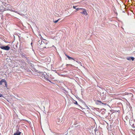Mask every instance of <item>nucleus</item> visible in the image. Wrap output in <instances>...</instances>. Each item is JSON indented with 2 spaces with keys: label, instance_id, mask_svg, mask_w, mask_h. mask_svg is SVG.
I'll return each mask as SVG.
<instances>
[{
  "label": "nucleus",
  "instance_id": "obj_1",
  "mask_svg": "<svg viewBox=\"0 0 135 135\" xmlns=\"http://www.w3.org/2000/svg\"><path fill=\"white\" fill-rule=\"evenodd\" d=\"M47 44V41L45 40H44L41 41L40 46L41 48H46V45Z\"/></svg>",
  "mask_w": 135,
  "mask_h": 135
},
{
  "label": "nucleus",
  "instance_id": "obj_2",
  "mask_svg": "<svg viewBox=\"0 0 135 135\" xmlns=\"http://www.w3.org/2000/svg\"><path fill=\"white\" fill-rule=\"evenodd\" d=\"M0 48L2 49L6 50H8L10 48V47L8 46H0Z\"/></svg>",
  "mask_w": 135,
  "mask_h": 135
},
{
  "label": "nucleus",
  "instance_id": "obj_3",
  "mask_svg": "<svg viewBox=\"0 0 135 135\" xmlns=\"http://www.w3.org/2000/svg\"><path fill=\"white\" fill-rule=\"evenodd\" d=\"M129 123L132 127H135V121L134 120H129Z\"/></svg>",
  "mask_w": 135,
  "mask_h": 135
},
{
  "label": "nucleus",
  "instance_id": "obj_4",
  "mask_svg": "<svg viewBox=\"0 0 135 135\" xmlns=\"http://www.w3.org/2000/svg\"><path fill=\"white\" fill-rule=\"evenodd\" d=\"M21 63V66L22 68H24L26 67L27 64L24 61L22 60Z\"/></svg>",
  "mask_w": 135,
  "mask_h": 135
},
{
  "label": "nucleus",
  "instance_id": "obj_5",
  "mask_svg": "<svg viewBox=\"0 0 135 135\" xmlns=\"http://www.w3.org/2000/svg\"><path fill=\"white\" fill-rule=\"evenodd\" d=\"M82 10H83V11L80 12L82 14L86 16L88 15V13L87 12L85 9L83 8V9Z\"/></svg>",
  "mask_w": 135,
  "mask_h": 135
},
{
  "label": "nucleus",
  "instance_id": "obj_6",
  "mask_svg": "<svg viewBox=\"0 0 135 135\" xmlns=\"http://www.w3.org/2000/svg\"><path fill=\"white\" fill-rule=\"evenodd\" d=\"M128 60H131V59L132 60V61H133L134 60V58L133 57H128L126 58Z\"/></svg>",
  "mask_w": 135,
  "mask_h": 135
},
{
  "label": "nucleus",
  "instance_id": "obj_7",
  "mask_svg": "<svg viewBox=\"0 0 135 135\" xmlns=\"http://www.w3.org/2000/svg\"><path fill=\"white\" fill-rule=\"evenodd\" d=\"M65 55L67 57L69 60L72 59L75 61L73 58L70 57L69 56L67 55L66 54H65Z\"/></svg>",
  "mask_w": 135,
  "mask_h": 135
},
{
  "label": "nucleus",
  "instance_id": "obj_8",
  "mask_svg": "<svg viewBox=\"0 0 135 135\" xmlns=\"http://www.w3.org/2000/svg\"><path fill=\"white\" fill-rule=\"evenodd\" d=\"M5 80L4 79H2L0 81V85H2L3 82H5Z\"/></svg>",
  "mask_w": 135,
  "mask_h": 135
},
{
  "label": "nucleus",
  "instance_id": "obj_9",
  "mask_svg": "<svg viewBox=\"0 0 135 135\" xmlns=\"http://www.w3.org/2000/svg\"><path fill=\"white\" fill-rule=\"evenodd\" d=\"M97 102L98 103V104H104L103 103H102L101 101L97 100Z\"/></svg>",
  "mask_w": 135,
  "mask_h": 135
},
{
  "label": "nucleus",
  "instance_id": "obj_10",
  "mask_svg": "<svg viewBox=\"0 0 135 135\" xmlns=\"http://www.w3.org/2000/svg\"><path fill=\"white\" fill-rule=\"evenodd\" d=\"M21 132H17L16 133H14V135H20L21 134Z\"/></svg>",
  "mask_w": 135,
  "mask_h": 135
},
{
  "label": "nucleus",
  "instance_id": "obj_11",
  "mask_svg": "<svg viewBox=\"0 0 135 135\" xmlns=\"http://www.w3.org/2000/svg\"><path fill=\"white\" fill-rule=\"evenodd\" d=\"M4 83H5V85L6 87H7V82L6 80H5V82H4Z\"/></svg>",
  "mask_w": 135,
  "mask_h": 135
},
{
  "label": "nucleus",
  "instance_id": "obj_12",
  "mask_svg": "<svg viewBox=\"0 0 135 135\" xmlns=\"http://www.w3.org/2000/svg\"><path fill=\"white\" fill-rule=\"evenodd\" d=\"M82 9H83V8H76V11H79V10H80V9L82 10Z\"/></svg>",
  "mask_w": 135,
  "mask_h": 135
},
{
  "label": "nucleus",
  "instance_id": "obj_13",
  "mask_svg": "<svg viewBox=\"0 0 135 135\" xmlns=\"http://www.w3.org/2000/svg\"><path fill=\"white\" fill-rule=\"evenodd\" d=\"M60 20V19H58L57 20H56V21H54V22L55 23H57L59 21V20Z\"/></svg>",
  "mask_w": 135,
  "mask_h": 135
},
{
  "label": "nucleus",
  "instance_id": "obj_14",
  "mask_svg": "<svg viewBox=\"0 0 135 135\" xmlns=\"http://www.w3.org/2000/svg\"><path fill=\"white\" fill-rule=\"evenodd\" d=\"M103 97L102 98V99L104 100L105 98V96L104 95V96H103Z\"/></svg>",
  "mask_w": 135,
  "mask_h": 135
},
{
  "label": "nucleus",
  "instance_id": "obj_15",
  "mask_svg": "<svg viewBox=\"0 0 135 135\" xmlns=\"http://www.w3.org/2000/svg\"><path fill=\"white\" fill-rule=\"evenodd\" d=\"M74 104H76V105H78L77 102L76 101H75V102H74Z\"/></svg>",
  "mask_w": 135,
  "mask_h": 135
},
{
  "label": "nucleus",
  "instance_id": "obj_16",
  "mask_svg": "<svg viewBox=\"0 0 135 135\" xmlns=\"http://www.w3.org/2000/svg\"><path fill=\"white\" fill-rule=\"evenodd\" d=\"M76 7H77V6H73V7L74 8L76 9Z\"/></svg>",
  "mask_w": 135,
  "mask_h": 135
},
{
  "label": "nucleus",
  "instance_id": "obj_17",
  "mask_svg": "<svg viewBox=\"0 0 135 135\" xmlns=\"http://www.w3.org/2000/svg\"><path fill=\"white\" fill-rule=\"evenodd\" d=\"M3 96L2 95V94H0V97H3Z\"/></svg>",
  "mask_w": 135,
  "mask_h": 135
},
{
  "label": "nucleus",
  "instance_id": "obj_18",
  "mask_svg": "<svg viewBox=\"0 0 135 135\" xmlns=\"http://www.w3.org/2000/svg\"><path fill=\"white\" fill-rule=\"evenodd\" d=\"M67 65H70V66H72V65L70 64H68Z\"/></svg>",
  "mask_w": 135,
  "mask_h": 135
},
{
  "label": "nucleus",
  "instance_id": "obj_19",
  "mask_svg": "<svg viewBox=\"0 0 135 135\" xmlns=\"http://www.w3.org/2000/svg\"><path fill=\"white\" fill-rule=\"evenodd\" d=\"M125 118H127V119L128 118V117L127 116H126V117Z\"/></svg>",
  "mask_w": 135,
  "mask_h": 135
},
{
  "label": "nucleus",
  "instance_id": "obj_20",
  "mask_svg": "<svg viewBox=\"0 0 135 135\" xmlns=\"http://www.w3.org/2000/svg\"><path fill=\"white\" fill-rule=\"evenodd\" d=\"M47 80H48V81H49V82H50L52 83V82H51V81H50V80H49L48 79H47Z\"/></svg>",
  "mask_w": 135,
  "mask_h": 135
},
{
  "label": "nucleus",
  "instance_id": "obj_21",
  "mask_svg": "<svg viewBox=\"0 0 135 135\" xmlns=\"http://www.w3.org/2000/svg\"><path fill=\"white\" fill-rule=\"evenodd\" d=\"M18 99L20 100V99Z\"/></svg>",
  "mask_w": 135,
  "mask_h": 135
}]
</instances>
